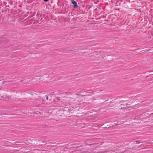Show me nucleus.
Listing matches in <instances>:
<instances>
[{"label": "nucleus", "mask_w": 153, "mask_h": 153, "mask_svg": "<svg viewBox=\"0 0 153 153\" xmlns=\"http://www.w3.org/2000/svg\"><path fill=\"white\" fill-rule=\"evenodd\" d=\"M71 3L72 4H74V7H77V5L76 2L74 0L71 1Z\"/></svg>", "instance_id": "obj_1"}, {"label": "nucleus", "mask_w": 153, "mask_h": 153, "mask_svg": "<svg viewBox=\"0 0 153 153\" xmlns=\"http://www.w3.org/2000/svg\"><path fill=\"white\" fill-rule=\"evenodd\" d=\"M46 99L47 100H48V97L47 96V95H46Z\"/></svg>", "instance_id": "obj_2"}, {"label": "nucleus", "mask_w": 153, "mask_h": 153, "mask_svg": "<svg viewBox=\"0 0 153 153\" xmlns=\"http://www.w3.org/2000/svg\"><path fill=\"white\" fill-rule=\"evenodd\" d=\"M49 0H43V1H48Z\"/></svg>", "instance_id": "obj_3"}]
</instances>
